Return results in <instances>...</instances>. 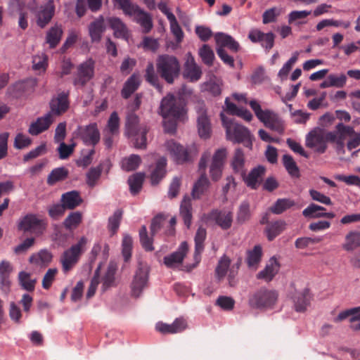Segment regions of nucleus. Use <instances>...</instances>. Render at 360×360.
Masks as SVG:
<instances>
[{
    "mask_svg": "<svg viewBox=\"0 0 360 360\" xmlns=\"http://www.w3.org/2000/svg\"><path fill=\"white\" fill-rule=\"evenodd\" d=\"M144 77L146 82L156 88L158 91H162V86L160 83L158 76L155 72L154 66L152 63H148Z\"/></svg>",
    "mask_w": 360,
    "mask_h": 360,
    "instance_id": "49530a36",
    "label": "nucleus"
},
{
    "mask_svg": "<svg viewBox=\"0 0 360 360\" xmlns=\"http://www.w3.org/2000/svg\"><path fill=\"white\" fill-rule=\"evenodd\" d=\"M122 218V210H117L112 216L108 219V229L111 233V236L115 235L119 229Z\"/></svg>",
    "mask_w": 360,
    "mask_h": 360,
    "instance_id": "5fc2aeb1",
    "label": "nucleus"
},
{
    "mask_svg": "<svg viewBox=\"0 0 360 360\" xmlns=\"http://www.w3.org/2000/svg\"><path fill=\"white\" fill-rule=\"evenodd\" d=\"M53 122L51 112L46 113L44 116L38 117L37 120L32 122L28 129V133L32 136H37L47 130Z\"/></svg>",
    "mask_w": 360,
    "mask_h": 360,
    "instance_id": "412c9836",
    "label": "nucleus"
},
{
    "mask_svg": "<svg viewBox=\"0 0 360 360\" xmlns=\"http://www.w3.org/2000/svg\"><path fill=\"white\" fill-rule=\"evenodd\" d=\"M322 241L321 237H303L299 238L295 241V247L300 249H304L309 246V245H314L320 243Z\"/></svg>",
    "mask_w": 360,
    "mask_h": 360,
    "instance_id": "e2e57ef3",
    "label": "nucleus"
},
{
    "mask_svg": "<svg viewBox=\"0 0 360 360\" xmlns=\"http://www.w3.org/2000/svg\"><path fill=\"white\" fill-rule=\"evenodd\" d=\"M149 271L148 266L139 264L131 283V288L134 292H140L144 290L148 284Z\"/></svg>",
    "mask_w": 360,
    "mask_h": 360,
    "instance_id": "2eb2a0df",
    "label": "nucleus"
},
{
    "mask_svg": "<svg viewBox=\"0 0 360 360\" xmlns=\"http://www.w3.org/2000/svg\"><path fill=\"white\" fill-rule=\"evenodd\" d=\"M82 202L83 200L77 191L67 192L61 196V202L66 210H73L80 205Z\"/></svg>",
    "mask_w": 360,
    "mask_h": 360,
    "instance_id": "c756f323",
    "label": "nucleus"
},
{
    "mask_svg": "<svg viewBox=\"0 0 360 360\" xmlns=\"http://www.w3.org/2000/svg\"><path fill=\"white\" fill-rule=\"evenodd\" d=\"M113 1L118 8L121 9L126 15L130 17L134 13V10L138 6V5L132 4L130 0H113Z\"/></svg>",
    "mask_w": 360,
    "mask_h": 360,
    "instance_id": "13d9d810",
    "label": "nucleus"
},
{
    "mask_svg": "<svg viewBox=\"0 0 360 360\" xmlns=\"http://www.w3.org/2000/svg\"><path fill=\"white\" fill-rule=\"evenodd\" d=\"M145 179V174L143 172H137L130 176L128 179V184L130 192L133 195H136L141 191Z\"/></svg>",
    "mask_w": 360,
    "mask_h": 360,
    "instance_id": "c03bdc74",
    "label": "nucleus"
},
{
    "mask_svg": "<svg viewBox=\"0 0 360 360\" xmlns=\"http://www.w3.org/2000/svg\"><path fill=\"white\" fill-rule=\"evenodd\" d=\"M214 39L219 47H227L230 51L237 53L240 49V44L231 35L223 32H217L214 35Z\"/></svg>",
    "mask_w": 360,
    "mask_h": 360,
    "instance_id": "a878e982",
    "label": "nucleus"
},
{
    "mask_svg": "<svg viewBox=\"0 0 360 360\" xmlns=\"http://www.w3.org/2000/svg\"><path fill=\"white\" fill-rule=\"evenodd\" d=\"M139 118L135 113L131 112L127 115L125 122V133L128 136H134L139 131L141 127L139 126ZM143 127L141 126V127Z\"/></svg>",
    "mask_w": 360,
    "mask_h": 360,
    "instance_id": "37998d69",
    "label": "nucleus"
},
{
    "mask_svg": "<svg viewBox=\"0 0 360 360\" xmlns=\"http://www.w3.org/2000/svg\"><path fill=\"white\" fill-rule=\"evenodd\" d=\"M197 112V127L200 138L207 139L211 136L212 128L207 109L203 102H198L195 106Z\"/></svg>",
    "mask_w": 360,
    "mask_h": 360,
    "instance_id": "9b49d317",
    "label": "nucleus"
},
{
    "mask_svg": "<svg viewBox=\"0 0 360 360\" xmlns=\"http://www.w3.org/2000/svg\"><path fill=\"white\" fill-rule=\"evenodd\" d=\"M295 205V201L290 198L278 199L274 205L270 207V211L275 214H281Z\"/></svg>",
    "mask_w": 360,
    "mask_h": 360,
    "instance_id": "de8ad7c7",
    "label": "nucleus"
},
{
    "mask_svg": "<svg viewBox=\"0 0 360 360\" xmlns=\"http://www.w3.org/2000/svg\"><path fill=\"white\" fill-rule=\"evenodd\" d=\"M337 130V140H340L344 142L347 135L352 136L355 134L353 127L350 126H345L343 123L340 122L335 127Z\"/></svg>",
    "mask_w": 360,
    "mask_h": 360,
    "instance_id": "052dcab7",
    "label": "nucleus"
},
{
    "mask_svg": "<svg viewBox=\"0 0 360 360\" xmlns=\"http://www.w3.org/2000/svg\"><path fill=\"white\" fill-rule=\"evenodd\" d=\"M63 35L62 26L56 24L51 27L46 32V42L51 49L56 48L60 43Z\"/></svg>",
    "mask_w": 360,
    "mask_h": 360,
    "instance_id": "473e14b6",
    "label": "nucleus"
},
{
    "mask_svg": "<svg viewBox=\"0 0 360 360\" xmlns=\"http://www.w3.org/2000/svg\"><path fill=\"white\" fill-rule=\"evenodd\" d=\"M46 227V221L33 214L25 215L18 224V229L24 232H30L37 236L42 235Z\"/></svg>",
    "mask_w": 360,
    "mask_h": 360,
    "instance_id": "0eeeda50",
    "label": "nucleus"
},
{
    "mask_svg": "<svg viewBox=\"0 0 360 360\" xmlns=\"http://www.w3.org/2000/svg\"><path fill=\"white\" fill-rule=\"evenodd\" d=\"M221 119L228 140L233 143H243L245 147L252 149L253 136L247 127L234 120L227 118L223 113H221Z\"/></svg>",
    "mask_w": 360,
    "mask_h": 360,
    "instance_id": "f257e3e1",
    "label": "nucleus"
},
{
    "mask_svg": "<svg viewBox=\"0 0 360 360\" xmlns=\"http://www.w3.org/2000/svg\"><path fill=\"white\" fill-rule=\"evenodd\" d=\"M117 271V265L110 262L108 264L106 273L103 278L102 288L103 291L108 290L111 287L116 285L115 275Z\"/></svg>",
    "mask_w": 360,
    "mask_h": 360,
    "instance_id": "e433bc0d",
    "label": "nucleus"
},
{
    "mask_svg": "<svg viewBox=\"0 0 360 360\" xmlns=\"http://www.w3.org/2000/svg\"><path fill=\"white\" fill-rule=\"evenodd\" d=\"M292 300L295 310L303 312L310 304L311 294H294Z\"/></svg>",
    "mask_w": 360,
    "mask_h": 360,
    "instance_id": "09e8293b",
    "label": "nucleus"
},
{
    "mask_svg": "<svg viewBox=\"0 0 360 360\" xmlns=\"http://www.w3.org/2000/svg\"><path fill=\"white\" fill-rule=\"evenodd\" d=\"M51 116L60 115L65 112L69 108L68 94L61 92L57 97L53 98L49 103Z\"/></svg>",
    "mask_w": 360,
    "mask_h": 360,
    "instance_id": "a211bd4d",
    "label": "nucleus"
},
{
    "mask_svg": "<svg viewBox=\"0 0 360 360\" xmlns=\"http://www.w3.org/2000/svg\"><path fill=\"white\" fill-rule=\"evenodd\" d=\"M148 131V129L146 127H143L139 129V131L136 132L135 136L134 147L139 149H146L147 147V138L146 134Z\"/></svg>",
    "mask_w": 360,
    "mask_h": 360,
    "instance_id": "6e6d98bb",
    "label": "nucleus"
},
{
    "mask_svg": "<svg viewBox=\"0 0 360 360\" xmlns=\"http://www.w3.org/2000/svg\"><path fill=\"white\" fill-rule=\"evenodd\" d=\"M180 216L184 220V224L190 229L192 221V205L191 199L184 197L180 205Z\"/></svg>",
    "mask_w": 360,
    "mask_h": 360,
    "instance_id": "c9c22d12",
    "label": "nucleus"
},
{
    "mask_svg": "<svg viewBox=\"0 0 360 360\" xmlns=\"http://www.w3.org/2000/svg\"><path fill=\"white\" fill-rule=\"evenodd\" d=\"M141 162V157L133 154L122 160V168L127 172L134 171L139 167Z\"/></svg>",
    "mask_w": 360,
    "mask_h": 360,
    "instance_id": "3c124183",
    "label": "nucleus"
},
{
    "mask_svg": "<svg viewBox=\"0 0 360 360\" xmlns=\"http://www.w3.org/2000/svg\"><path fill=\"white\" fill-rule=\"evenodd\" d=\"M198 54L202 61L207 66L213 65L214 53L213 50L208 44H203L198 51Z\"/></svg>",
    "mask_w": 360,
    "mask_h": 360,
    "instance_id": "603ef678",
    "label": "nucleus"
},
{
    "mask_svg": "<svg viewBox=\"0 0 360 360\" xmlns=\"http://www.w3.org/2000/svg\"><path fill=\"white\" fill-rule=\"evenodd\" d=\"M201 75V68L196 64L191 53H188L187 60L184 63V77L188 79L191 82H196L200 79Z\"/></svg>",
    "mask_w": 360,
    "mask_h": 360,
    "instance_id": "aec40b11",
    "label": "nucleus"
},
{
    "mask_svg": "<svg viewBox=\"0 0 360 360\" xmlns=\"http://www.w3.org/2000/svg\"><path fill=\"white\" fill-rule=\"evenodd\" d=\"M196 35L202 41H207L213 35L212 30L205 25H197L195 27Z\"/></svg>",
    "mask_w": 360,
    "mask_h": 360,
    "instance_id": "69168bd1",
    "label": "nucleus"
},
{
    "mask_svg": "<svg viewBox=\"0 0 360 360\" xmlns=\"http://www.w3.org/2000/svg\"><path fill=\"white\" fill-rule=\"evenodd\" d=\"M276 300V294H252L249 302L253 308H262L272 306Z\"/></svg>",
    "mask_w": 360,
    "mask_h": 360,
    "instance_id": "b1692460",
    "label": "nucleus"
},
{
    "mask_svg": "<svg viewBox=\"0 0 360 360\" xmlns=\"http://www.w3.org/2000/svg\"><path fill=\"white\" fill-rule=\"evenodd\" d=\"M89 34L92 43L101 41L102 35L105 30V20L103 15L91 22L88 27Z\"/></svg>",
    "mask_w": 360,
    "mask_h": 360,
    "instance_id": "4be33fe9",
    "label": "nucleus"
},
{
    "mask_svg": "<svg viewBox=\"0 0 360 360\" xmlns=\"http://www.w3.org/2000/svg\"><path fill=\"white\" fill-rule=\"evenodd\" d=\"M33 4L34 6L29 4L28 8L34 13L37 26L43 29L51 21L55 15L54 1L48 0L44 5L37 6L35 0H33Z\"/></svg>",
    "mask_w": 360,
    "mask_h": 360,
    "instance_id": "423d86ee",
    "label": "nucleus"
},
{
    "mask_svg": "<svg viewBox=\"0 0 360 360\" xmlns=\"http://www.w3.org/2000/svg\"><path fill=\"white\" fill-rule=\"evenodd\" d=\"M249 105L256 117L264 123L266 127L280 134H283L285 130L284 122L277 113L271 110H263L259 103L255 100L250 101Z\"/></svg>",
    "mask_w": 360,
    "mask_h": 360,
    "instance_id": "7ed1b4c3",
    "label": "nucleus"
},
{
    "mask_svg": "<svg viewBox=\"0 0 360 360\" xmlns=\"http://www.w3.org/2000/svg\"><path fill=\"white\" fill-rule=\"evenodd\" d=\"M251 214L250 210V204L248 202H243L239 207L236 221L238 224H243L249 220Z\"/></svg>",
    "mask_w": 360,
    "mask_h": 360,
    "instance_id": "bf43d9fd",
    "label": "nucleus"
},
{
    "mask_svg": "<svg viewBox=\"0 0 360 360\" xmlns=\"http://www.w3.org/2000/svg\"><path fill=\"white\" fill-rule=\"evenodd\" d=\"M18 281L23 290L28 292H32L34 290L37 280L32 278L30 274L20 271L18 275Z\"/></svg>",
    "mask_w": 360,
    "mask_h": 360,
    "instance_id": "8fccbe9b",
    "label": "nucleus"
},
{
    "mask_svg": "<svg viewBox=\"0 0 360 360\" xmlns=\"http://www.w3.org/2000/svg\"><path fill=\"white\" fill-rule=\"evenodd\" d=\"M207 219L214 221L221 229L228 230L232 225L233 214L230 211L215 209L207 214Z\"/></svg>",
    "mask_w": 360,
    "mask_h": 360,
    "instance_id": "ddd939ff",
    "label": "nucleus"
},
{
    "mask_svg": "<svg viewBox=\"0 0 360 360\" xmlns=\"http://www.w3.org/2000/svg\"><path fill=\"white\" fill-rule=\"evenodd\" d=\"M69 176V171L65 167L53 169L47 177L46 182L49 185L53 186L57 182L65 181Z\"/></svg>",
    "mask_w": 360,
    "mask_h": 360,
    "instance_id": "58836bf2",
    "label": "nucleus"
},
{
    "mask_svg": "<svg viewBox=\"0 0 360 360\" xmlns=\"http://www.w3.org/2000/svg\"><path fill=\"white\" fill-rule=\"evenodd\" d=\"M188 251V244L186 241L181 243L176 252L164 257V264L169 268H174L183 262Z\"/></svg>",
    "mask_w": 360,
    "mask_h": 360,
    "instance_id": "f3484780",
    "label": "nucleus"
},
{
    "mask_svg": "<svg viewBox=\"0 0 360 360\" xmlns=\"http://www.w3.org/2000/svg\"><path fill=\"white\" fill-rule=\"evenodd\" d=\"M187 328L186 320L183 317L176 318L172 324L158 322L155 328L162 334H174L183 332Z\"/></svg>",
    "mask_w": 360,
    "mask_h": 360,
    "instance_id": "dca6fc26",
    "label": "nucleus"
},
{
    "mask_svg": "<svg viewBox=\"0 0 360 360\" xmlns=\"http://www.w3.org/2000/svg\"><path fill=\"white\" fill-rule=\"evenodd\" d=\"M186 102L181 98H177L172 94H167L161 100L158 113L165 120L173 118L181 120L186 114Z\"/></svg>",
    "mask_w": 360,
    "mask_h": 360,
    "instance_id": "f03ea898",
    "label": "nucleus"
},
{
    "mask_svg": "<svg viewBox=\"0 0 360 360\" xmlns=\"http://www.w3.org/2000/svg\"><path fill=\"white\" fill-rule=\"evenodd\" d=\"M165 219L162 214H158L153 218L150 227L151 236L155 235L161 229Z\"/></svg>",
    "mask_w": 360,
    "mask_h": 360,
    "instance_id": "774afa93",
    "label": "nucleus"
},
{
    "mask_svg": "<svg viewBox=\"0 0 360 360\" xmlns=\"http://www.w3.org/2000/svg\"><path fill=\"white\" fill-rule=\"evenodd\" d=\"M207 236V231L205 228L200 226L195 235V251H194V260L195 263L192 264L190 269L195 268L200 262L201 253L204 250V241Z\"/></svg>",
    "mask_w": 360,
    "mask_h": 360,
    "instance_id": "6ab92c4d",
    "label": "nucleus"
},
{
    "mask_svg": "<svg viewBox=\"0 0 360 360\" xmlns=\"http://www.w3.org/2000/svg\"><path fill=\"white\" fill-rule=\"evenodd\" d=\"M283 164L290 176L299 178L300 176V169L295 161L290 155L285 154L282 158Z\"/></svg>",
    "mask_w": 360,
    "mask_h": 360,
    "instance_id": "a18cd8bd",
    "label": "nucleus"
},
{
    "mask_svg": "<svg viewBox=\"0 0 360 360\" xmlns=\"http://www.w3.org/2000/svg\"><path fill=\"white\" fill-rule=\"evenodd\" d=\"M280 264L278 262L275 257H271L265 268L257 274V278L266 281H270L278 272Z\"/></svg>",
    "mask_w": 360,
    "mask_h": 360,
    "instance_id": "c85d7f7f",
    "label": "nucleus"
},
{
    "mask_svg": "<svg viewBox=\"0 0 360 360\" xmlns=\"http://www.w3.org/2000/svg\"><path fill=\"white\" fill-rule=\"evenodd\" d=\"M231 263V259L226 255L219 259L214 271L215 276L219 281L224 278L230 269Z\"/></svg>",
    "mask_w": 360,
    "mask_h": 360,
    "instance_id": "79ce46f5",
    "label": "nucleus"
},
{
    "mask_svg": "<svg viewBox=\"0 0 360 360\" xmlns=\"http://www.w3.org/2000/svg\"><path fill=\"white\" fill-rule=\"evenodd\" d=\"M360 247V231H351L345 236L342 248L346 251H353Z\"/></svg>",
    "mask_w": 360,
    "mask_h": 360,
    "instance_id": "4c0bfd02",
    "label": "nucleus"
},
{
    "mask_svg": "<svg viewBox=\"0 0 360 360\" xmlns=\"http://www.w3.org/2000/svg\"><path fill=\"white\" fill-rule=\"evenodd\" d=\"M32 139L22 133H18L15 138L13 146L16 149L21 150L29 147Z\"/></svg>",
    "mask_w": 360,
    "mask_h": 360,
    "instance_id": "0e129e2a",
    "label": "nucleus"
},
{
    "mask_svg": "<svg viewBox=\"0 0 360 360\" xmlns=\"http://www.w3.org/2000/svg\"><path fill=\"white\" fill-rule=\"evenodd\" d=\"M82 219V215L81 212H71L64 220L63 225L68 230L75 229L81 223Z\"/></svg>",
    "mask_w": 360,
    "mask_h": 360,
    "instance_id": "4d7b16f0",
    "label": "nucleus"
},
{
    "mask_svg": "<svg viewBox=\"0 0 360 360\" xmlns=\"http://www.w3.org/2000/svg\"><path fill=\"white\" fill-rule=\"evenodd\" d=\"M52 253L48 250L43 249L37 253L32 254L29 258V262L37 266H47L52 261Z\"/></svg>",
    "mask_w": 360,
    "mask_h": 360,
    "instance_id": "2f4dec72",
    "label": "nucleus"
},
{
    "mask_svg": "<svg viewBox=\"0 0 360 360\" xmlns=\"http://www.w3.org/2000/svg\"><path fill=\"white\" fill-rule=\"evenodd\" d=\"M285 226L286 223L283 220H278L269 224L265 229L268 240L269 241L273 240L285 229Z\"/></svg>",
    "mask_w": 360,
    "mask_h": 360,
    "instance_id": "a19ab883",
    "label": "nucleus"
},
{
    "mask_svg": "<svg viewBox=\"0 0 360 360\" xmlns=\"http://www.w3.org/2000/svg\"><path fill=\"white\" fill-rule=\"evenodd\" d=\"M157 71L161 78L172 84L180 74V63L178 59L167 54L159 56L156 63Z\"/></svg>",
    "mask_w": 360,
    "mask_h": 360,
    "instance_id": "20e7f679",
    "label": "nucleus"
},
{
    "mask_svg": "<svg viewBox=\"0 0 360 360\" xmlns=\"http://www.w3.org/2000/svg\"><path fill=\"white\" fill-rule=\"evenodd\" d=\"M266 173V168L263 165H258L250 170L249 174L241 176L245 185L253 190H257L262 182Z\"/></svg>",
    "mask_w": 360,
    "mask_h": 360,
    "instance_id": "4468645a",
    "label": "nucleus"
},
{
    "mask_svg": "<svg viewBox=\"0 0 360 360\" xmlns=\"http://www.w3.org/2000/svg\"><path fill=\"white\" fill-rule=\"evenodd\" d=\"M231 167L235 173L244 176L245 172V155L241 148H236L231 163Z\"/></svg>",
    "mask_w": 360,
    "mask_h": 360,
    "instance_id": "72a5a7b5",
    "label": "nucleus"
},
{
    "mask_svg": "<svg viewBox=\"0 0 360 360\" xmlns=\"http://www.w3.org/2000/svg\"><path fill=\"white\" fill-rule=\"evenodd\" d=\"M59 143L60 145L58 148L59 158L62 160L66 159L74 152L76 143H73L70 145H67L63 141Z\"/></svg>",
    "mask_w": 360,
    "mask_h": 360,
    "instance_id": "338daca9",
    "label": "nucleus"
},
{
    "mask_svg": "<svg viewBox=\"0 0 360 360\" xmlns=\"http://www.w3.org/2000/svg\"><path fill=\"white\" fill-rule=\"evenodd\" d=\"M167 160L162 157L156 162L155 168L150 174L152 185H158L166 174Z\"/></svg>",
    "mask_w": 360,
    "mask_h": 360,
    "instance_id": "f704fd0d",
    "label": "nucleus"
},
{
    "mask_svg": "<svg viewBox=\"0 0 360 360\" xmlns=\"http://www.w3.org/2000/svg\"><path fill=\"white\" fill-rule=\"evenodd\" d=\"M141 84L140 76L134 73L125 82L124 86L121 91L122 96L127 99L131 95L139 88Z\"/></svg>",
    "mask_w": 360,
    "mask_h": 360,
    "instance_id": "7c9ffc66",
    "label": "nucleus"
},
{
    "mask_svg": "<svg viewBox=\"0 0 360 360\" xmlns=\"http://www.w3.org/2000/svg\"><path fill=\"white\" fill-rule=\"evenodd\" d=\"M350 316V328L354 331L360 330V323H356V321L360 320V306L340 312L335 320L342 321Z\"/></svg>",
    "mask_w": 360,
    "mask_h": 360,
    "instance_id": "cd10ccee",
    "label": "nucleus"
},
{
    "mask_svg": "<svg viewBox=\"0 0 360 360\" xmlns=\"http://www.w3.org/2000/svg\"><path fill=\"white\" fill-rule=\"evenodd\" d=\"M210 182L207 177L206 173L202 172L200 178L195 181L193 186L191 195L193 199L198 200L205 195L209 189Z\"/></svg>",
    "mask_w": 360,
    "mask_h": 360,
    "instance_id": "bb28decb",
    "label": "nucleus"
},
{
    "mask_svg": "<svg viewBox=\"0 0 360 360\" xmlns=\"http://www.w3.org/2000/svg\"><path fill=\"white\" fill-rule=\"evenodd\" d=\"M153 236H148L147 228L145 225H143L139 230V238L143 248L146 251H153L154 250Z\"/></svg>",
    "mask_w": 360,
    "mask_h": 360,
    "instance_id": "864d4df0",
    "label": "nucleus"
},
{
    "mask_svg": "<svg viewBox=\"0 0 360 360\" xmlns=\"http://www.w3.org/2000/svg\"><path fill=\"white\" fill-rule=\"evenodd\" d=\"M165 146L177 164L193 162L194 157L196 156L194 150H188L173 140L167 141Z\"/></svg>",
    "mask_w": 360,
    "mask_h": 360,
    "instance_id": "6e6552de",
    "label": "nucleus"
},
{
    "mask_svg": "<svg viewBox=\"0 0 360 360\" xmlns=\"http://www.w3.org/2000/svg\"><path fill=\"white\" fill-rule=\"evenodd\" d=\"M73 134L75 138H79L86 146H95L101 139L100 131L96 123L79 126Z\"/></svg>",
    "mask_w": 360,
    "mask_h": 360,
    "instance_id": "9d476101",
    "label": "nucleus"
},
{
    "mask_svg": "<svg viewBox=\"0 0 360 360\" xmlns=\"http://www.w3.org/2000/svg\"><path fill=\"white\" fill-rule=\"evenodd\" d=\"M87 243L85 237H82L77 244L72 245L63 252L60 257V263L65 273L70 271L78 262L80 256L84 250Z\"/></svg>",
    "mask_w": 360,
    "mask_h": 360,
    "instance_id": "39448f33",
    "label": "nucleus"
},
{
    "mask_svg": "<svg viewBox=\"0 0 360 360\" xmlns=\"http://www.w3.org/2000/svg\"><path fill=\"white\" fill-rule=\"evenodd\" d=\"M216 305L224 311H230L233 309L235 301L231 297L221 295L217 299Z\"/></svg>",
    "mask_w": 360,
    "mask_h": 360,
    "instance_id": "680f3d73",
    "label": "nucleus"
},
{
    "mask_svg": "<svg viewBox=\"0 0 360 360\" xmlns=\"http://www.w3.org/2000/svg\"><path fill=\"white\" fill-rule=\"evenodd\" d=\"M325 138V130L321 127H315L307 134L305 145L318 153H324L328 148Z\"/></svg>",
    "mask_w": 360,
    "mask_h": 360,
    "instance_id": "1a4fd4ad",
    "label": "nucleus"
},
{
    "mask_svg": "<svg viewBox=\"0 0 360 360\" xmlns=\"http://www.w3.org/2000/svg\"><path fill=\"white\" fill-rule=\"evenodd\" d=\"M109 26L113 30V35L116 38H122L128 41L130 33L126 24L117 17L108 18Z\"/></svg>",
    "mask_w": 360,
    "mask_h": 360,
    "instance_id": "5701e85b",
    "label": "nucleus"
},
{
    "mask_svg": "<svg viewBox=\"0 0 360 360\" xmlns=\"http://www.w3.org/2000/svg\"><path fill=\"white\" fill-rule=\"evenodd\" d=\"M95 62L89 58L77 67V73L73 79L75 86H84L90 81L94 75Z\"/></svg>",
    "mask_w": 360,
    "mask_h": 360,
    "instance_id": "f8f14e48",
    "label": "nucleus"
},
{
    "mask_svg": "<svg viewBox=\"0 0 360 360\" xmlns=\"http://www.w3.org/2000/svg\"><path fill=\"white\" fill-rule=\"evenodd\" d=\"M262 250L260 245H255L247 252L246 262L250 269H256L261 261Z\"/></svg>",
    "mask_w": 360,
    "mask_h": 360,
    "instance_id": "ea45409f",
    "label": "nucleus"
},
{
    "mask_svg": "<svg viewBox=\"0 0 360 360\" xmlns=\"http://www.w3.org/2000/svg\"><path fill=\"white\" fill-rule=\"evenodd\" d=\"M132 16L134 17V20L141 26L143 33L147 34L152 30L153 24L151 15L139 6L135 8Z\"/></svg>",
    "mask_w": 360,
    "mask_h": 360,
    "instance_id": "393cba45",
    "label": "nucleus"
}]
</instances>
